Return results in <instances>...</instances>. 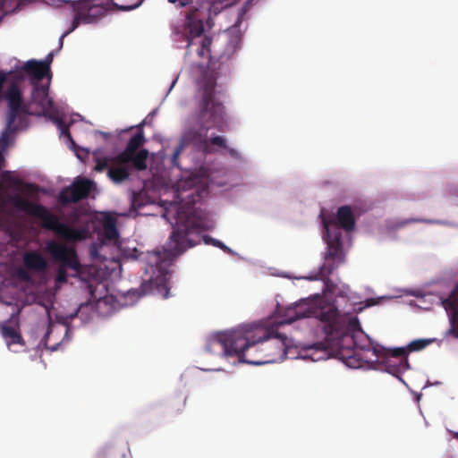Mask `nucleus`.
Masks as SVG:
<instances>
[{
	"label": "nucleus",
	"mask_w": 458,
	"mask_h": 458,
	"mask_svg": "<svg viewBox=\"0 0 458 458\" xmlns=\"http://www.w3.org/2000/svg\"><path fill=\"white\" fill-rule=\"evenodd\" d=\"M96 162L95 170L97 172H103L107 170V176L114 183H121L126 181L131 174V168H133L131 163H122L114 157H98L94 153Z\"/></svg>",
	"instance_id": "1a4fd4ad"
},
{
	"label": "nucleus",
	"mask_w": 458,
	"mask_h": 458,
	"mask_svg": "<svg viewBox=\"0 0 458 458\" xmlns=\"http://www.w3.org/2000/svg\"><path fill=\"white\" fill-rule=\"evenodd\" d=\"M26 269L37 273H42L47 268V261L43 255L37 250L26 251L22 257Z\"/></svg>",
	"instance_id": "f3484780"
},
{
	"label": "nucleus",
	"mask_w": 458,
	"mask_h": 458,
	"mask_svg": "<svg viewBox=\"0 0 458 458\" xmlns=\"http://www.w3.org/2000/svg\"><path fill=\"white\" fill-rule=\"evenodd\" d=\"M46 250L53 259L59 263L56 275V281L58 283H65L67 281V268L73 270L75 273L81 272V265L74 248L52 240L47 243Z\"/></svg>",
	"instance_id": "423d86ee"
},
{
	"label": "nucleus",
	"mask_w": 458,
	"mask_h": 458,
	"mask_svg": "<svg viewBox=\"0 0 458 458\" xmlns=\"http://www.w3.org/2000/svg\"><path fill=\"white\" fill-rule=\"evenodd\" d=\"M324 226L327 237H329L330 227L334 226L339 230L343 228L346 232H351L355 227V218L350 206H342L337 209L336 216L330 221H325Z\"/></svg>",
	"instance_id": "ddd939ff"
},
{
	"label": "nucleus",
	"mask_w": 458,
	"mask_h": 458,
	"mask_svg": "<svg viewBox=\"0 0 458 458\" xmlns=\"http://www.w3.org/2000/svg\"><path fill=\"white\" fill-rule=\"evenodd\" d=\"M128 294L131 295L133 297H136V298H140L145 294V291L141 290V289H133V290H130L128 292Z\"/></svg>",
	"instance_id": "4c0bfd02"
},
{
	"label": "nucleus",
	"mask_w": 458,
	"mask_h": 458,
	"mask_svg": "<svg viewBox=\"0 0 458 458\" xmlns=\"http://www.w3.org/2000/svg\"><path fill=\"white\" fill-rule=\"evenodd\" d=\"M168 293H169V290L168 289H165V294L164 295L165 298H167L168 297Z\"/></svg>",
	"instance_id": "79ce46f5"
},
{
	"label": "nucleus",
	"mask_w": 458,
	"mask_h": 458,
	"mask_svg": "<svg viewBox=\"0 0 458 458\" xmlns=\"http://www.w3.org/2000/svg\"><path fill=\"white\" fill-rule=\"evenodd\" d=\"M17 276L20 279H21L22 281H25V282H28L30 280V276L28 272V269L19 268L17 271Z\"/></svg>",
	"instance_id": "2f4dec72"
},
{
	"label": "nucleus",
	"mask_w": 458,
	"mask_h": 458,
	"mask_svg": "<svg viewBox=\"0 0 458 458\" xmlns=\"http://www.w3.org/2000/svg\"><path fill=\"white\" fill-rule=\"evenodd\" d=\"M22 70L30 77V81L32 86L41 84L40 81H42L45 77L47 78V81H51V69L48 67H44L37 60L27 61L24 64Z\"/></svg>",
	"instance_id": "2eb2a0df"
},
{
	"label": "nucleus",
	"mask_w": 458,
	"mask_h": 458,
	"mask_svg": "<svg viewBox=\"0 0 458 458\" xmlns=\"http://www.w3.org/2000/svg\"><path fill=\"white\" fill-rule=\"evenodd\" d=\"M193 0H180L178 4V8H183L188 4H191Z\"/></svg>",
	"instance_id": "ea45409f"
},
{
	"label": "nucleus",
	"mask_w": 458,
	"mask_h": 458,
	"mask_svg": "<svg viewBox=\"0 0 458 458\" xmlns=\"http://www.w3.org/2000/svg\"><path fill=\"white\" fill-rule=\"evenodd\" d=\"M96 0H78L72 2L73 13H78L82 18V23L90 24L97 22L107 12L108 8L100 4H96Z\"/></svg>",
	"instance_id": "f8f14e48"
},
{
	"label": "nucleus",
	"mask_w": 458,
	"mask_h": 458,
	"mask_svg": "<svg viewBox=\"0 0 458 458\" xmlns=\"http://www.w3.org/2000/svg\"><path fill=\"white\" fill-rule=\"evenodd\" d=\"M144 0H118L112 2V6L116 11L128 12L138 8Z\"/></svg>",
	"instance_id": "412c9836"
},
{
	"label": "nucleus",
	"mask_w": 458,
	"mask_h": 458,
	"mask_svg": "<svg viewBox=\"0 0 458 458\" xmlns=\"http://www.w3.org/2000/svg\"><path fill=\"white\" fill-rule=\"evenodd\" d=\"M359 335H360V336H362V332L352 334V336L350 337V340L352 344L353 349L365 350V349L369 348L370 345L369 339L367 340V344H360L358 342Z\"/></svg>",
	"instance_id": "cd10ccee"
},
{
	"label": "nucleus",
	"mask_w": 458,
	"mask_h": 458,
	"mask_svg": "<svg viewBox=\"0 0 458 458\" xmlns=\"http://www.w3.org/2000/svg\"><path fill=\"white\" fill-rule=\"evenodd\" d=\"M58 125L61 129V131H62V134L63 135H65L67 138H69V140L73 142L72 139V136H71V133L69 131V128L67 125H65L62 121H58Z\"/></svg>",
	"instance_id": "473e14b6"
},
{
	"label": "nucleus",
	"mask_w": 458,
	"mask_h": 458,
	"mask_svg": "<svg viewBox=\"0 0 458 458\" xmlns=\"http://www.w3.org/2000/svg\"><path fill=\"white\" fill-rule=\"evenodd\" d=\"M432 343L431 339H417L411 342L406 348L407 354L410 352H419L426 348L429 344Z\"/></svg>",
	"instance_id": "5701e85b"
},
{
	"label": "nucleus",
	"mask_w": 458,
	"mask_h": 458,
	"mask_svg": "<svg viewBox=\"0 0 458 458\" xmlns=\"http://www.w3.org/2000/svg\"><path fill=\"white\" fill-rule=\"evenodd\" d=\"M145 140L142 131L136 132L128 141L125 149L116 155V159L122 163H131L133 168L143 171L147 168L148 151L139 148Z\"/></svg>",
	"instance_id": "6e6552de"
},
{
	"label": "nucleus",
	"mask_w": 458,
	"mask_h": 458,
	"mask_svg": "<svg viewBox=\"0 0 458 458\" xmlns=\"http://www.w3.org/2000/svg\"><path fill=\"white\" fill-rule=\"evenodd\" d=\"M7 0H0V21L4 17L5 14L8 13V11L5 9V2Z\"/></svg>",
	"instance_id": "58836bf2"
},
{
	"label": "nucleus",
	"mask_w": 458,
	"mask_h": 458,
	"mask_svg": "<svg viewBox=\"0 0 458 458\" xmlns=\"http://www.w3.org/2000/svg\"><path fill=\"white\" fill-rule=\"evenodd\" d=\"M16 130L5 127L0 137V148L4 150L10 142V138Z\"/></svg>",
	"instance_id": "a878e982"
},
{
	"label": "nucleus",
	"mask_w": 458,
	"mask_h": 458,
	"mask_svg": "<svg viewBox=\"0 0 458 458\" xmlns=\"http://www.w3.org/2000/svg\"><path fill=\"white\" fill-rule=\"evenodd\" d=\"M52 332H53V326L49 322L48 325H47V330L44 337L42 338V343H44V345L46 346V348H47V349L51 350L52 352H54V351L57 350V347L60 344V343H56V344H55L52 346H48L47 341H48V338H49L50 335L52 334Z\"/></svg>",
	"instance_id": "c85d7f7f"
},
{
	"label": "nucleus",
	"mask_w": 458,
	"mask_h": 458,
	"mask_svg": "<svg viewBox=\"0 0 458 458\" xmlns=\"http://www.w3.org/2000/svg\"><path fill=\"white\" fill-rule=\"evenodd\" d=\"M297 306L293 311V318L273 324L265 328H257L254 332L248 329H235L229 332L218 333L207 341L206 351L210 353L220 352L224 356H237L241 362L260 365L267 360L252 359L249 351L259 344L271 339H278L282 346H287V336L278 328L284 324H290L301 318L313 317L325 323L327 334L337 331L339 325V311L332 303H323L317 307L309 308L305 311L299 310Z\"/></svg>",
	"instance_id": "f257e3e1"
},
{
	"label": "nucleus",
	"mask_w": 458,
	"mask_h": 458,
	"mask_svg": "<svg viewBox=\"0 0 458 458\" xmlns=\"http://www.w3.org/2000/svg\"><path fill=\"white\" fill-rule=\"evenodd\" d=\"M204 242L206 243H212L214 246L222 249L223 250H230V249L225 246L222 242L213 239L208 235L203 236Z\"/></svg>",
	"instance_id": "c756f323"
},
{
	"label": "nucleus",
	"mask_w": 458,
	"mask_h": 458,
	"mask_svg": "<svg viewBox=\"0 0 458 458\" xmlns=\"http://www.w3.org/2000/svg\"><path fill=\"white\" fill-rule=\"evenodd\" d=\"M49 4L55 6V7H62L64 4H70L72 7V1H65V0H49Z\"/></svg>",
	"instance_id": "f704fd0d"
},
{
	"label": "nucleus",
	"mask_w": 458,
	"mask_h": 458,
	"mask_svg": "<svg viewBox=\"0 0 458 458\" xmlns=\"http://www.w3.org/2000/svg\"><path fill=\"white\" fill-rule=\"evenodd\" d=\"M234 152H235V151H234L233 149H232V148H230V149H229V153H230L231 155H233V154H234Z\"/></svg>",
	"instance_id": "c03bdc74"
},
{
	"label": "nucleus",
	"mask_w": 458,
	"mask_h": 458,
	"mask_svg": "<svg viewBox=\"0 0 458 458\" xmlns=\"http://www.w3.org/2000/svg\"><path fill=\"white\" fill-rule=\"evenodd\" d=\"M32 87L31 102L36 104L43 114L50 111L54 106V101L49 97L50 82L47 81L44 84L34 85Z\"/></svg>",
	"instance_id": "dca6fc26"
},
{
	"label": "nucleus",
	"mask_w": 458,
	"mask_h": 458,
	"mask_svg": "<svg viewBox=\"0 0 458 458\" xmlns=\"http://www.w3.org/2000/svg\"><path fill=\"white\" fill-rule=\"evenodd\" d=\"M185 145H191V143L183 142V136H182L179 145L175 148V149L173 153V156H172L171 161H172V164L174 166L179 167L178 158H179V156L181 155L182 149L184 148Z\"/></svg>",
	"instance_id": "bb28decb"
},
{
	"label": "nucleus",
	"mask_w": 458,
	"mask_h": 458,
	"mask_svg": "<svg viewBox=\"0 0 458 458\" xmlns=\"http://www.w3.org/2000/svg\"><path fill=\"white\" fill-rule=\"evenodd\" d=\"M6 81V74L4 72H0V99L4 98V94H3L4 84Z\"/></svg>",
	"instance_id": "e433bc0d"
},
{
	"label": "nucleus",
	"mask_w": 458,
	"mask_h": 458,
	"mask_svg": "<svg viewBox=\"0 0 458 458\" xmlns=\"http://www.w3.org/2000/svg\"><path fill=\"white\" fill-rule=\"evenodd\" d=\"M163 216L173 225L174 230L163 249L155 253L154 259L157 269L165 275L177 257L198 243V231L203 225L191 204L170 203L165 208Z\"/></svg>",
	"instance_id": "7ed1b4c3"
},
{
	"label": "nucleus",
	"mask_w": 458,
	"mask_h": 458,
	"mask_svg": "<svg viewBox=\"0 0 458 458\" xmlns=\"http://www.w3.org/2000/svg\"><path fill=\"white\" fill-rule=\"evenodd\" d=\"M225 54L224 53V54L219 55V59L223 60L225 58Z\"/></svg>",
	"instance_id": "37998d69"
},
{
	"label": "nucleus",
	"mask_w": 458,
	"mask_h": 458,
	"mask_svg": "<svg viewBox=\"0 0 458 458\" xmlns=\"http://www.w3.org/2000/svg\"><path fill=\"white\" fill-rule=\"evenodd\" d=\"M442 304L449 314L451 327L448 334L458 339V284L450 295L442 301Z\"/></svg>",
	"instance_id": "4468645a"
},
{
	"label": "nucleus",
	"mask_w": 458,
	"mask_h": 458,
	"mask_svg": "<svg viewBox=\"0 0 458 458\" xmlns=\"http://www.w3.org/2000/svg\"><path fill=\"white\" fill-rule=\"evenodd\" d=\"M13 203L20 210L41 220L45 230L54 232L59 239L66 242H77L87 239L89 235L87 228L74 227L61 222L56 215L43 205L32 203L20 196L14 197Z\"/></svg>",
	"instance_id": "39448f33"
},
{
	"label": "nucleus",
	"mask_w": 458,
	"mask_h": 458,
	"mask_svg": "<svg viewBox=\"0 0 458 458\" xmlns=\"http://www.w3.org/2000/svg\"><path fill=\"white\" fill-rule=\"evenodd\" d=\"M418 222H426V220L416 219V218L406 219V220L400 221L397 224V226L398 227H402V226H404V225H408L409 223H418Z\"/></svg>",
	"instance_id": "c9c22d12"
},
{
	"label": "nucleus",
	"mask_w": 458,
	"mask_h": 458,
	"mask_svg": "<svg viewBox=\"0 0 458 458\" xmlns=\"http://www.w3.org/2000/svg\"><path fill=\"white\" fill-rule=\"evenodd\" d=\"M329 240L327 241L328 245V252L327 257L331 258L334 260H338L340 262L344 261L343 257V248H342V242H341V233H335L334 238H331V235L329 234Z\"/></svg>",
	"instance_id": "a211bd4d"
},
{
	"label": "nucleus",
	"mask_w": 458,
	"mask_h": 458,
	"mask_svg": "<svg viewBox=\"0 0 458 458\" xmlns=\"http://www.w3.org/2000/svg\"><path fill=\"white\" fill-rule=\"evenodd\" d=\"M239 0H196V4L191 6L185 15V20L181 27H174L173 31L180 35L187 42V49L197 46V55L205 60L211 61L215 58L212 55V39L204 34V23L211 28L213 16H216L225 8L231 6Z\"/></svg>",
	"instance_id": "20e7f679"
},
{
	"label": "nucleus",
	"mask_w": 458,
	"mask_h": 458,
	"mask_svg": "<svg viewBox=\"0 0 458 458\" xmlns=\"http://www.w3.org/2000/svg\"><path fill=\"white\" fill-rule=\"evenodd\" d=\"M168 2L171 4H175L177 2V0H168Z\"/></svg>",
	"instance_id": "a18cd8bd"
},
{
	"label": "nucleus",
	"mask_w": 458,
	"mask_h": 458,
	"mask_svg": "<svg viewBox=\"0 0 458 458\" xmlns=\"http://www.w3.org/2000/svg\"><path fill=\"white\" fill-rule=\"evenodd\" d=\"M373 352L381 359L386 371L395 377H399L410 368L406 348L373 347Z\"/></svg>",
	"instance_id": "0eeeda50"
},
{
	"label": "nucleus",
	"mask_w": 458,
	"mask_h": 458,
	"mask_svg": "<svg viewBox=\"0 0 458 458\" xmlns=\"http://www.w3.org/2000/svg\"><path fill=\"white\" fill-rule=\"evenodd\" d=\"M1 334L3 337L5 339L9 348H11V346L13 344H20L21 346L25 344L20 332L12 326L2 325Z\"/></svg>",
	"instance_id": "6ab92c4d"
},
{
	"label": "nucleus",
	"mask_w": 458,
	"mask_h": 458,
	"mask_svg": "<svg viewBox=\"0 0 458 458\" xmlns=\"http://www.w3.org/2000/svg\"><path fill=\"white\" fill-rule=\"evenodd\" d=\"M253 0H247L238 13V17L233 24V27H239L244 21L246 13L249 12L252 5Z\"/></svg>",
	"instance_id": "b1692460"
},
{
	"label": "nucleus",
	"mask_w": 458,
	"mask_h": 458,
	"mask_svg": "<svg viewBox=\"0 0 458 458\" xmlns=\"http://www.w3.org/2000/svg\"><path fill=\"white\" fill-rule=\"evenodd\" d=\"M241 38L239 36L232 38L227 46L231 53L233 54L237 48L240 47Z\"/></svg>",
	"instance_id": "7c9ffc66"
},
{
	"label": "nucleus",
	"mask_w": 458,
	"mask_h": 458,
	"mask_svg": "<svg viewBox=\"0 0 458 458\" xmlns=\"http://www.w3.org/2000/svg\"><path fill=\"white\" fill-rule=\"evenodd\" d=\"M94 182L89 179L77 178L71 185L64 188L60 194V202L64 205L77 203L87 199L92 191Z\"/></svg>",
	"instance_id": "9b49d317"
},
{
	"label": "nucleus",
	"mask_w": 458,
	"mask_h": 458,
	"mask_svg": "<svg viewBox=\"0 0 458 458\" xmlns=\"http://www.w3.org/2000/svg\"><path fill=\"white\" fill-rule=\"evenodd\" d=\"M54 59V53H49L43 61H38L44 67L50 68V65Z\"/></svg>",
	"instance_id": "72a5a7b5"
},
{
	"label": "nucleus",
	"mask_w": 458,
	"mask_h": 458,
	"mask_svg": "<svg viewBox=\"0 0 458 458\" xmlns=\"http://www.w3.org/2000/svg\"><path fill=\"white\" fill-rule=\"evenodd\" d=\"M75 15H74V18L72 21V24H71V27L70 29L64 32L61 37H60V39H59V43H60V47H63V41H64V38L68 35L70 34L71 32H72L75 29L78 28V26L82 23V17L79 15L78 13H74Z\"/></svg>",
	"instance_id": "393cba45"
},
{
	"label": "nucleus",
	"mask_w": 458,
	"mask_h": 458,
	"mask_svg": "<svg viewBox=\"0 0 458 458\" xmlns=\"http://www.w3.org/2000/svg\"><path fill=\"white\" fill-rule=\"evenodd\" d=\"M310 352V357L313 361L327 360L329 357L328 344L326 343L318 342L307 348Z\"/></svg>",
	"instance_id": "aec40b11"
},
{
	"label": "nucleus",
	"mask_w": 458,
	"mask_h": 458,
	"mask_svg": "<svg viewBox=\"0 0 458 458\" xmlns=\"http://www.w3.org/2000/svg\"><path fill=\"white\" fill-rule=\"evenodd\" d=\"M2 177H3V179L9 181V180H11V177H12L11 173L9 171H4L2 173Z\"/></svg>",
	"instance_id": "a19ab883"
},
{
	"label": "nucleus",
	"mask_w": 458,
	"mask_h": 458,
	"mask_svg": "<svg viewBox=\"0 0 458 458\" xmlns=\"http://www.w3.org/2000/svg\"><path fill=\"white\" fill-rule=\"evenodd\" d=\"M348 365H349V366H352V364H351V360H348ZM352 367H355V366H354V365H352Z\"/></svg>",
	"instance_id": "49530a36"
},
{
	"label": "nucleus",
	"mask_w": 458,
	"mask_h": 458,
	"mask_svg": "<svg viewBox=\"0 0 458 458\" xmlns=\"http://www.w3.org/2000/svg\"><path fill=\"white\" fill-rule=\"evenodd\" d=\"M4 99L8 103V113L5 127L16 130L14 123L20 114H28V107L23 104V97L19 85L12 82L4 92Z\"/></svg>",
	"instance_id": "9d476101"
},
{
	"label": "nucleus",
	"mask_w": 458,
	"mask_h": 458,
	"mask_svg": "<svg viewBox=\"0 0 458 458\" xmlns=\"http://www.w3.org/2000/svg\"><path fill=\"white\" fill-rule=\"evenodd\" d=\"M216 77L212 71L202 72L198 81L196 110L193 114L194 125L183 132V142L191 143L198 150L209 154L211 146L227 148L226 140L223 136L208 138L212 128L223 130L225 123V106L216 97Z\"/></svg>",
	"instance_id": "f03ea898"
},
{
	"label": "nucleus",
	"mask_w": 458,
	"mask_h": 458,
	"mask_svg": "<svg viewBox=\"0 0 458 458\" xmlns=\"http://www.w3.org/2000/svg\"><path fill=\"white\" fill-rule=\"evenodd\" d=\"M104 234L108 240H116L118 238V231L116 222L113 217H106L103 223Z\"/></svg>",
	"instance_id": "4be33fe9"
}]
</instances>
